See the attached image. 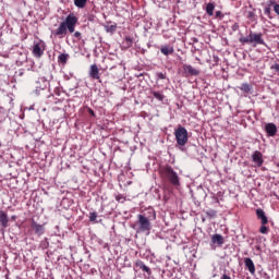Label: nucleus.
Returning <instances> with one entry per match:
<instances>
[{"label":"nucleus","instance_id":"nucleus-29","mask_svg":"<svg viewBox=\"0 0 279 279\" xmlns=\"http://www.w3.org/2000/svg\"><path fill=\"white\" fill-rule=\"evenodd\" d=\"M89 221H97V213L93 211L89 214Z\"/></svg>","mask_w":279,"mask_h":279},{"label":"nucleus","instance_id":"nucleus-11","mask_svg":"<svg viewBox=\"0 0 279 279\" xmlns=\"http://www.w3.org/2000/svg\"><path fill=\"white\" fill-rule=\"evenodd\" d=\"M89 77H92V80H100L99 76V68L97 66V64H92L89 68Z\"/></svg>","mask_w":279,"mask_h":279},{"label":"nucleus","instance_id":"nucleus-13","mask_svg":"<svg viewBox=\"0 0 279 279\" xmlns=\"http://www.w3.org/2000/svg\"><path fill=\"white\" fill-rule=\"evenodd\" d=\"M183 71H185V73H189V75H199V70L193 68V65L191 64H184Z\"/></svg>","mask_w":279,"mask_h":279},{"label":"nucleus","instance_id":"nucleus-23","mask_svg":"<svg viewBox=\"0 0 279 279\" xmlns=\"http://www.w3.org/2000/svg\"><path fill=\"white\" fill-rule=\"evenodd\" d=\"M124 45H125V47L130 48V47H132V45H134V41L132 40L131 37H125Z\"/></svg>","mask_w":279,"mask_h":279},{"label":"nucleus","instance_id":"nucleus-4","mask_svg":"<svg viewBox=\"0 0 279 279\" xmlns=\"http://www.w3.org/2000/svg\"><path fill=\"white\" fill-rule=\"evenodd\" d=\"M162 171L172 186H180V177H178V172L173 171L171 166H166Z\"/></svg>","mask_w":279,"mask_h":279},{"label":"nucleus","instance_id":"nucleus-37","mask_svg":"<svg viewBox=\"0 0 279 279\" xmlns=\"http://www.w3.org/2000/svg\"><path fill=\"white\" fill-rule=\"evenodd\" d=\"M118 202H121L122 198L117 197Z\"/></svg>","mask_w":279,"mask_h":279},{"label":"nucleus","instance_id":"nucleus-5","mask_svg":"<svg viewBox=\"0 0 279 279\" xmlns=\"http://www.w3.org/2000/svg\"><path fill=\"white\" fill-rule=\"evenodd\" d=\"M45 53V41H37L33 46V56L35 58H43Z\"/></svg>","mask_w":279,"mask_h":279},{"label":"nucleus","instance_id":"nucleus-27","mask_svg":"<svg viewBox=\"0 0 279 279\" xmlns=\"http://www.w3.org/2000/svg\"><path fill=\"white\" fill-rule=\"evenodd\" d=\"M240 43H242V45H247V43H252L250 35L247 37H241Z\"/></svg>","mask_w":279,"mask_h":279},{"label":"nucleus","instance_id":"nucleus-32","mask_svg":"<svg viewBox=\"0 0 279 279\" xmlns=\"http://www.w3.org/2000/svg\"><path fill=\"white\" fill-rule=\"evenodd\" d=\"M74 37H75V38H82V33L75 32V33H74Z\"/></svg>","mask_w":279,"mask_h":279},{"label":"nucleus","instance_id":"nucleus-38","mask_svg":"<svg viewBox=\"0 0 279 279\" xmlns=\"http://www.w3.org/2000/svg\"><path fill=\"white\" fill-rule=\"evenodd\" d=\"M3 58H8V54H4Z\"/></svg>","mask_w":279,"mask_h":279},{"label":"nucleus","instance_id":"nucleus-2","mask_svg":"<svg viewBox=\"0 0 279 279\" xmlns=\"http://www.w3.org/2000/svg\"><path fill=\"white\" fill-rule=\"evenodd\" d=\"M133 228L136 232H149L151 230V222L149 221V218L140 214Z\"/></svg>","mask_w":279,"mask_h":279},{"label":"nucleus","instance_id":"nucleus-20","mask_svg":"<svg viewBox=\"0 0 279 279\" xmlns=\"http://www.w3.org/2000/svg\"><path fill=\"white\" fill-rule=\"evenodd\" d=\"M86 3H88V0H74V5L80 10L86 8Z\"/></svg>","mask_w":279,"mask_h":279},{"label":"nucleus","instance_id":"nucleus-10","mask_svg":"<svg viewBox=\"0 0 279 279\" xmlns=\"http://www.w3.org/2000/svg\"><path fill=\"white\" fill-rule=\"evenodd\" d=\"M251 43L256 45H265V39H263V34L250 33Z\"/></svg>","mask_w":279,"mask_h":279},{"label":"nucleus","instance_id":"nucleus-14","mask_svg":"<svg viewBox=\"0 0 279 279\" xmlns=\"http://www.w3.org/2000/svg\"><path fill=\"white\" fill-rule=\"evenodd\" d=\"M276 5V0H268L267 1V7L264 8V14L266 16H271V8Z\"/></svg>","mask_w":279,"mask_h":279},{"label":"nucleus","instance_id":"nucleus-35","mask_svg":"<svg viewBox=\"0 0 279 279\" xmlns=\"http://www.w3.org/2000/svg\"><path fill=\"white\" fill-rule=\"evenodd\" d=\"M222 279H230V276L223 275V276H222Z\"/></svg>","mask_w":279,"mask_h":279},{"label":"nucleus","instance_id":"nucleus-31","mask_svg":"<svg viewBox=\"0 0 279 279\" xmlns=\"http://www.w3.org/2000/svg\"><path fill=\"white\" fill-rule=\"evenodd\" d=\"M274 11H275L276 14H278V16H279V4L276 3V0H275V4H274Z\"/></svg>","mask_w":279,"mask_h":279},{"label":"nucleus","instance_id":"nucleus-36","mask_svg":"<svg viewBox=\"0 0 279 279\" xmlns=\"http://www.w3.org/2000/svg\"><path fill=\"white\" fill-rule=\"evenodd\" d=\"M90 114H95V112L93 110H90Z\"/></svg>","mask_w":279,"mask_h":279},{"label":"nucleus","instance_id":"nucleus-33","mask_svg":"<svg viewBox=\"0 0 279 279\" xmlns=\"http://www.w3.org/2000/svg\"><path fill=\"white\" fill-rule=\"evenodd\" d=\"M271 69H275V71H278V72H279V64L272 65Z\"/></svg>","mask_w":279,"mask_h":279},{"label":"nucleus","instance_id":"nucleus-30","mask_svg":"<svg viewBox=\"0 0 279 279\" xmlns=\"http://www.w3.org/2000/svg\"><path fill=\"white\" fill-rule=\"evenodd\" d=\"M157 77H158V80H167V74L159 72V73H157Z\"/></svg>","mask_w":279,"mask_h":279},{"label":"nucleus","instance_id":"nucleus-28","mask_svg":"<svg viewBox=\"0 0 279 279\" xmlns=\"http://www.w3.org/2000/svg\"><path fill=\"white\" fill-rule=\"evenodd\" d=\"M206 216L207 217H217V211H215V209H210V210L206 211Z\"/></svg>","mask_w":279,"mask_h":279},{"label":"nucleus","instance_id":"nucleus-9","mask_svg":"<svg viewBox=\"0 0 279 279\" xmlns=\"http://www.w3.org/2000/svg\"><path fill=\"white\" fill-rule=\"evenodd\" d=\"M244 265L252 276L256 274V266L254 265V260H252V258L245 257Z\"/></svg>","mask_w":279,"mask_h":279},{"label":"nucleus","instance_id":"nucleus-16","mask_svg":"<svg viewBox=\"0 0 279 279\" xmlns=\"http://www.w3.org/2000/svg\"><path fill=\"white\" fill-rule=\"evenodd\" d=\"M160 51L163 56H171L175 49H173V46H161Z\"/></svg>","mask_w":279,"mask_h":279},{"label":"nucleus","instance_id":"nucleus-19","mask_svg":"<svg viewBox=\"0 0 279 279\" xmlns=\"http://www.w3.org/2000/svg\"><path fill=\"white\" fill-rule=\"evenodd\" d=\"M206 13L208 14V16H214V14H215V3H213V2L207 3Z\"/></svg>","mask_w":279,"mask_h":279},{"label":"nucleus","instance_id":"nucleus-12","mask_svg":"<svg viewBox=\"0 0 279 279\" xmlns=\"http://www.w3.org/2000/svg\"><path fill=\"white\" fill-rule=\"evenodd\" d=\"M266 132H267L268 136H276V134L278 133V128L274 123H267Z\"/></svg>","mask_w":279,"mask_h":279},{"label":"nucleus","instance_id":"nucleus-1","mask_svg":"<svg viewBox=\"0 0 279 279\" xmlns=\"http://www.w3.org/2000/svg\"><path fill=\"white\" fill-rule=\"evenodd\" d=\"M77 25V16L71 13L65 17V21L61 22L59 27L52 32L53 36L58 38H64L68 32L73 34L75 32V26Z\"/></svg>","mask_w":279,"mask_h":279},{"label":"nucleus","instance_id":"nucleus-8","mask_svg":"<svg viewBox=\"0 0 279 279\" xmlns=\"http://www.w3.org/2000/svg\"><path fill=\"white\" fill-rule=\"evenodd\" d=\"M256 216H257V219H259L262 226H267V223H269V219L267 218L265 210L260 208L256 209Z\"/></svg>","mask_w":279,"mask_h":279},{"label":"nucleus","instance_id":"nucleus-18","mask_svg":"<svg viewBox=\"0 0 279 279\" xmlns=\"http://www.w3.org/2000/svg\"><path fill=\"white\" fill-rule=\"evenodd\" d=\"M211 243L217 244V245H222L223 244V235L221 234H214L211 236Z\"/></svg>","mask_w":279,"mask_h":279},{"label":"nucleus","instance_id":"nucleus-34","mask_svg":"<svg viewBox=\"0 0 279 279\" xmlns=\"http://www.w3.org/2000/svg\"><path fill=\"white\" fill-rule=\"evenodd\" d=\"M219 16H221V11L216 12V19H219Z\"/></svg>","mask_w":279,"mask_h":279},{"label":"nucleus","instance_id":"nucleus-6","mask_svg":"<svg viewBox=\"0 0 279 279\" xmlns=\"http://www.w3.org/2000/svg\"><path fill=\"white\" fill-rule=\"evenodd\" d=\"M31 228L37 236H43V234H45V225H39L36 220H32Z\"/></svg>","mask_w":279,"mask_h":279},{"label":"nucleus","instance_id":"nucleus-25","mask_svg":"<svg viewBox=\"0 0 279 279\" xmlns=\"http://www.w3.org/2000/svg\"><path fill=\"white\" fill-rule=\"evenodd\" d=\"M256 13L254 11H247L246 19H248L250 21H254Z\"/></svg>","mask_w":279,"mask_h":279},{"label":"nucleus","instance_id":"nucleus-26","mask_svg":"<svg viewBox=\"0 0 279 279\" xmlns=\"http://www.w3.org/2000/svg\"><path fill=\"white\" fill-rule=\"evenodd\" d=\"M259 232H260V234H268L269 228H267L266 225H262V227L259 228Z\"/></svg>","mask_w":279,"mask_h":279},{"label":"nucleus","instance_id":"nucleus-21","mask_svg":"<svg viewBox=\"0 0 279 279\" xmlns=\"http://www.w3.org/2000/svg\"><path fill=\"white\" fill-rule=\"evenodd\" d=\"M153 97H155V99H158V101H163L165 100V95H162V93L160 92H153Z\"/></svg>","mask_w":279,"mask_h":279},{"label":"nucleus","instance_id":"nucleus-17","mask_svg":"<svg viewBox=\"0 0 279 279\" xmlns=\"http://www.w3.org/2000/svg\"><path fill=\"white\" fill-rule=\"evenodd\" d=\"M8 214H5V211L1 210L0 211V223L2 226V228H8Z\"/></svg>","mask_w":279,"mask_h":279},{"label":"nucleus","instance_id":"nucleus-3","mask_svg":"<svg viewBox=\"0 0 279 279\" xmlns=\"http://www.w3.org/2000/svg\"><path fill=\"white\" fill-rule=\"evenodd\" d=\"M174 136L177 141V145H179L180 147H184V145L189 143V131H186V128L184 126H179L174 131Z\"/></svg>","mask_w":279,"mask_h":279},{"label":"nucleus","instance_id":"nucleus-24","mask_svg":"<svg viewBox=\"0 0 279 279\" xmlns=\"http://www.w3.org/2000/svg\"><path fill=\"white\" fill-rule=\"evenodd\" d=\"M240 89H242L244 93H250V90H252V88L250 87V84L247 83L242 84Z\"/></svg>","mask_w":279,"mask_h":279},{"label":"nucleus","instance_id":"nucleus-15","mask_svg":"<svg viewBox=\"0 0 279 279\" xmlns=\"http://www.w3.org/2000/svg\"><path fill=\"white\" fill-rule=\"evenodd\" d=\"M136 267H140V269H142V271H145L146 274H148V276L151 275V269L149 267H147V265H145V263H143V260H137Z\"/></svg>","mask_w":279,"mask_h":279},{"label":"nucleus","instance_id":"nucleus-22","mask_svg":"<svg viewBox=\"0 0 279 279\" xmlns=\"http://www.w3.org/2000/svg\"><path fill=\"white\" fill-rule=\"evenodd\" d=\"M59 62H62V64H66V61L69 60V54L66 53H61L58 57Z\"/></svg>","mask_w":279,"mask_h":279},{"label":"nucleus","instance_id":"nucleus-7","mask_svg":"<svg viewBox=\"0 0 279 279\" xmlns=\"http://www.w3.org/2000/svg\"><path fill=\"white\" fill-rule=\"evenodd\" d=\"M252 160L255 167H260L265 160L263 159V153L255 150L252 155Z\"/></svg>","mask_w":279,"mask_h":279},{"label":"nucleus","instance_id":"nucleus-39","mask_svg":"<svg viewBox=\"0 0 279 279\" xmlns=\"http://www.w3.org/2000/svg\"><path fill=\"white\" fill-rule=\"evenodd\" d=\"M154 219H156V214L154 213Z\"/></svg>","mask_w":279,"mask_h":279}]
</instances>
